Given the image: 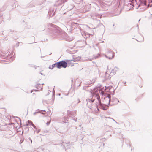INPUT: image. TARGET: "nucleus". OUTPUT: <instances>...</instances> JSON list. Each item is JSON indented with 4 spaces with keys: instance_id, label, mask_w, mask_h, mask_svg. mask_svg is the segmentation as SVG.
Returning <instances> with one entry per match:
<instances>
[{
    "instance_id": "obj_1",
    "label": "nucleus",
    "mask_w": 152,
    "mask_h": 152,
    "mask_svg": "<svg viewBox=\"0 0 152 152\" xmlns=\"http://www.w3.org/2000/svg\"><path fill=\"white\" fill-rule=\"evenodd\" d=\"M96 98L97 101L96 102V106L98 110H99V109L98 108V106H99V107L100 108L103 109V110H107L109 107L108 105H110V100L109 99L108 105H107L104 104H102L101 103V99L99 96H97Z\"/></svg>"
},
{
    "instance_id": "obj_2",
    "label": "nucleus",
    "mask_w": 152,
    "mask_h": 152,
    "mask_svg": "<svg viewBox=\"0 0 152 152\" xmlns=\"http://www.w3.org/2000/svg\"><path fill=\"white\" fill-rule=\"evenodd\" d=\"M8 52H4L2 50H0V58L2 59L6 60L8 59L9 61H12L14 60L13 58H12V55L10 57H9L8 55H7V54Z\"/></svg>"
},
{
    "instance_id": "obj_3",
    "label": "nucleus",
    "mask_w": 152,
    "mask_h": 152,
    "mask_svg": "<svg viewBox=\"0 0 152 152\" xmlns=\"http://www.w3.org/2000/svg\"><path fill=\"white\" fill-rule=\"evenodd\" d=\"M58 28L56 30V32L58 33V37L60 39H63L67 35L66 33L58 27H57Z\"/></svg>"
},
{
    "instance_id": "obj_4",
    "label": "nucleus",
    "mask_w": 152,
    "mask_h": 152,
    "mask_svg": "<svg viewBox=\"0 0 152 152\" xmlns=\"http://www.w3.org/2000/svg\"><path fill=\"white\" fill-rule=\"evenodd\" d=\"M69 60H67L66 61L62 60L59 62L60 69L61 67H63L64 68H66L67 66V61L68 62Z\"/></svg>"
},
{
    "instance_id": "obj_5",
    "label": "nucleus",
    "mask_w": 152,
    "mask_h": 152,
    "mask_svg": "<svg viewBox=\"0 0 152 152\" xmlns=\"http://www.w3.org/2000/svg\"><path fill=\"white\" fill-rule=\"evenodd\" d=\"M59 62H56L52 65L49 66V69H52L56 67L58 69H60Z\"/></svg>"
},
{
    "instance_id": "obj_6",
    "label": "nucleus",
    "mask_w": 152,
    "mask_h": 152,
    "mask_svg": "<svg viewBox=\"0 0 152 152\" xmlns=\"http://www.w3.org/2000/svg\"><path fill=\"white\" fill-rule=\"evenodd\" d=\"M35 86L36 88L38 89L39 91L42 90L43 88V87L42 86V85H41L39 84H37Z\"/></svg>"
},
{
    "instance_id": "obj_7",
    "label": "nucleus",
    "mask_w": 152,
    "mask_h": 152,
    "mask_svg": "<svg viewBox=\"0 0 152 152\" xmlns=\"http://www.w3.org/2000/svg\"><path fill=\"white\" fill-rule=\"evenodd\" d=\"M108 69V66H107V71L105 73V80H107V79H110V78H109V77H110L108 73H107V72H108L107 70Z\"/></svg>"
},
{
    "instance_id": "obj_8",
    "label": "nucleus",
    "mask_w": 152,
    "mask_h": 152,
    "mask_svg": "<svg viewBox=\"0 0 152 152\" xmlns=\"http://www.w3.org/2000/svg\"><path fill=\"white\" fill-rule=\"evenodd\" d=\"M140 1V3L142 5H146V0H139Z\"/></svg>"
},
{
    "instance_id": "obj_9",
    "label": "nucleus",
    "mask_w": 152,
    "mask_h": 152,
    "mask_svg": "<svg viewBox=\"0 0 152 152\" xmlns=\"http://www.w3.org/2000/svg\"><path fill=\"white\" fill-rule=\"evenodd\" d=\"M68 121L67 120V118L66 117H64L62 119V121L63 123H68Z\"/></svg>"
},
{
    "instance_id": "obj_10",
    "label": "nucleus",
    "mask_w": 152,
    "mask_h": 152,
    "mask_svg": "<svg viewBox=\"0 0 152 152\" xmlns=\"http://www.w3.org/2000/svg\"><path fill=\"white\" fill-rule=\"evenodd\" d=\"M90 34L88 33H85L83 36L85 38H87L88 37H89Z\"/></svg>"
},
{
    "instance_id": "obj_11",
    "label": "nucleus",
    "mask_w": 152,
    "mask_h": 152,
    "mask_svg": "<svg viewBox=\"0 0 152 152\" xmlns=\"http://www.w3.org/2000/svg\"><path fill=\"white\" fill-rule=\"evenodd\" d=\"M80 57H78L77 58H73V60H72V61L76 62L77 61H78L80 60Z\"/></svg>"
},
{
    "instance_id": "obj_12",
    "label": "nucleus",
    "mask_w": 152,
    "mask_h": 152,
    "mask_svg": "<svg viewBox=\"0 0 152 152\" xmlns=\"http://www.w3.org/2000/svg\"><path fill=\"white\" fill-rule=\"evenodd\" d=\"M72 112L68 110L67 111V115L68 116H69L70 117H72Z\"/></svg>"
},
{
    "instance_id": "obj_13",
    "label": "nucleus",
    "mask_w": 152,
    "mask_h": 152,
    "mask_svg": "<svg viewBox=\"0 0 152 152\" xmlns=\"http://www.w3.org/2000/svg\"><path fill=\"white\" fill-rule=\"evenodd\" d=\"M33 123L31 121L28 120L26 125L28 126L29 125H31Z\"/></svg>"
},
{
    "instance_id": "obj_14",
    "label": "nucleus",
    "mask_w": 152,
    "mask_h": 152,
    "mask_svg": "<svg viewBox=\"0 0 152 152\" xmlns=\"http://www.w3.org/2000/svg\"><path fill=\"white\" fill-rule=\"evenodd\" d=\"M13 7L12 8V10H13V9H14L15 8H16V5L15 4V3L13 4V6H12L11 5H9L8 6V7Z\"/></svg>"
},
{
    "instance_id": "obj_15",
    "label": "nucleus",
    "mask_w": 152,
    "mask_h": 152,
    "mask_svg": "<svg viewBox=\"0 0 152 152\" xmlns=\"http://www.w3.org/2000/svg\"><path fill=\"white\" fill-rule=\"evenodd\" d=\"M114 54H115L114 53V52H113V55H112V58H111V57H107V56H106V57L107 58H109V59H112L114 57V56H115V55H114Z\"/></svg>"
},
{
    "instance_id": "obj_16",
    "label": "nucleus",
    "mask_w": 152,
    "mask_h": 152,
    "mask_svg": "<svg viewBox=\"0 0 152 152\" xmlns=\"http://www.w3.org/2000/svg\"><path fill=\"white\" fill-rule=\"evenodd\" d=\"M28 66L29 67H33L34 66V65L33 64H28Z\"/></svg>"
},
{
    "instance_id": "obj_17",
    "label": "nucleus",
    "mask_w": 152,
    "mask_h": 152,
    "mask_svg": "<svg viewBox=\"0 0 152 152\" xmlns=\"http://www.w3.org/2000/svg\"><path fill=\"white\" fill-rule=\"evenodd\" d=\"M42 113V114H45V113H41V112H40V111L39 112V111L38 112H34V115H35L37 113Z\"/></svg>"
},
{
    "instance_id": "obj_18",
    "label": "nucleus",
    "mask_w": 152,
    "mask_h": 152,
    "mask_svg": "<svg viewBox=\"0 0 152 152\" xmlns=\"http://www.w3.org/2000/svg\"><path fill=\"white\" fill-rule=\"evenodd\" d=\"M96 16H97L99 18H101V15L99 14H96Z\"/></svg>"
},
{
    "instance_id": "obj_19",
    "label": "nucleus",
    "mask_w": 152,
    "mask_h": 152,
    "mask_svg": "<svg viewBox=\"0 0 152 152\" xmlns=\"http://www.w3.org/2000/svg\"><path fill=\"white\" fill-rule=\"evenodd\" d=\"M34 129H35L36 130H37V128H36V126L34 125L33 123L31 125Z\"/></svg>"
},
{
    "instance_id": "obj_20",
    "label": "nucleus",
    "mask_w": 152,
    "mask_h": 152,
    "mask_svg": "<svg viewBox=\"0 0 152 152\" xmlns=\"http://www.w3.org/2000/svg\"><path fill=\"white\" fill-rule=\"evenodd\" d=\"M8 32L9 33H10L11 32H14V30H8Z\"/></svg>"
},
{
    "instance_id": "obj_21",
    "label": "nucleus",
    "mask_w": 152,
    "mask_h": 152,
    "mask_svg": "<svg viewBox=\"0 0 152 152\" xmlns=\"http://www.w3.org/2000/svg\"><path fill=\"white\" fill-rule=\"evenodd\" d=\"M137 30H138V33L140 34L141 35V34L139 33V25H138V24H137Z\"/></svg>"
},
{
    "instance_id": "obj_22",
    "label": "nucleus",
    "mask_w": 152,
    "mask_h": 152,
    "mask_svg": "<svg viewBox=\"0 0 152 152\" xmlns=\"http://www.w3.org/2000/svg\"><path fill=\"white\" fill-rule=\"evenodd\" d=\"M50 123V121H48L47 122L46 124L48 126Z\"/></svg>"
},
{
    "instance_id": "obj_23",
    "label": "nucleus",
    "mask_w": 152,
    "mask_h": 152,
    "mask_svg": "<svg viewBox=\"0 0 152 152\" xmlns=\"http://www.w3.org/2000/svg\"><path fill=\"white\" fill-rule=\"evenodd\" d=\"M23 140H21L20 142V144H21L23 142Z\"/></svg>"
},
{
    "instance_id": "obj_24",
    "label": "nucleus",
    "mask_w": 152,
    "mask_h": 152,
    "mask_svg": "<svg viewBox=\"0 0 152 152\" xmlns=\"http://www.w3.org/2000/svg\"><path fill=\"white\" fill-rule=\"evenodd\" d=\"M152 6V4H151V5H150L149 4L148 5V7H150Z\"/></svg>"
},
{
    "instance_id": "obj_25",
    "label": "nucleus",
    "mask_w": 152,
    "mask_h": 152,
    "mask_svg": "<svg viewBox=\"0 0 152 152\" xmlns=\"http://www.w3.org/2000/svg\"><path fill=\"white\" fill-rule=\"evenodd\" d=\"M99 93L101 94H102V95H103V93L102 92V91H99Z\"/></svg>"
},
{
    "instance_id": "obj_26",
    "label": "nucleus",
    "mask_w": 152,
    "mask_h": 152,
    "mask_svg": "<svg viewBox=\"0 0 152 152\" xmlns=\"http://www.w3.org/2000/svg\"><path fill=\"white\" fill-rule=\"evenodd\" d=\"M40 131V129H38V130H37V133H39V132Z\"/></svg>"
},
{
    "instance_id": "obj_27",
    "label": "nucleus",
    "mask_w": 152,
    "mask_h": 152,
    "mask_svg": "<svg viewBox=\"0 0 152 152\" xmlns=\"http://www.w3.org/2000/svg\"><path fill=\"white\" fill-rule=\"evenodd\" d=\"M52 12H51V11H49L48 13V14H49V15H50V14H51L52 13Z\"/></svg>"
},
{
    "instance_id": "obj_28",
    "label": "nucleus",
    "mask_w": 152,
    "mask_h": 152,
    "mask_svg": "<svg viewBox=\"0 0 152 152\" xmlns=\"http://www.w3.org/2000/svg\"><path fill=\"white\" fill-rule=\"evenodd\" d=\"M94 101H95V100H94V99L91 100V102L92 103L94 102Z\"/></svg>"
},
{
    "instance_id": "obj_29",
    "label": "nucleus",
    "mask_w": 152,
    "mask_h": 152,
    "mask_svg": "<svg viewBox=\"0 0 152 152\" xmlns=\"http://www.w3.org/2000/svg\"><path fill=\"white\" fill-rule=\"evenodd\" d=\"M143 40H144V38H143V39H142V40H141V41H138V40H137V41H139V42H143Z\"/></svg>"
},
{
    "instance_id": "obj_30",
    "label": "nucleus",
    "mask_w": 152,
    "mask_h": 152,
    "mask_svg": "<svg viewBox=\"0 0 152 152\" xmlns=\"http://www.w3.org/2000/svg\"><path fill=\"white\" fill-rule=\"evenodd\" d=\"M37 66H36L35 65H34V66L33 67L35 69H37Z\"/></svg>"
},
{
    "instance_id": "obj_31",
    "label": "nucleus",
    "mask_w": 152,
    "mask_h": 152,
    "mask_svg": "<svg viewBox=\"0 0 152 152\" xmlns=\"http://www.w3.org/2000/svg\"><path fill=\"white\" fill-rule=\"evenodd\" d=\"M0 18H1V19L4 18V17H3V16H0Z\"/></svg>"
},
{
    "instance_id": "obj_32",
    "label": "nucleus",
    "mask_w": 152,
    "mask_h": 152,
    "mask_svg": "<svg viewBox=\"0 0 152 152\" xmlns=\"http://www.w3.org/2000/svg\"><path fill=\"white\" fill-rule=\"evenodd\" d=\"M3 99L2 96H0V100H1V99Z\"/></svg>"
},
{
    "instance_id": "obj_33",
    "label": "nucleus",
    "mask_w": 152,
    "mask_h": 152,
    "mask_svg": "<svg viewBox=\"0 0 152 152\" xmlns=\"http://www.w3.org/2000/svg\"><path fill=\"white\" fill-rule=\"evenodd\" d=\"M53 95L54 94V89H53Z\"/></svg>"
},
{
    "instance_id": "obj_34",
    "label": "nucleus",
    "mask_w": 152,
    "mask_h": 152,
    "mask_svg": "<svg viewBox=\"0 0 152 152\" xmlns=\"http://www.w3.org/2000/svg\"><path fill=\"white\" fill-rule=\"evenodd\" d=\"M29 140H30L31 143H32V140L31 139V138H29Z\"/></svg>"
},
{
    "instance_id": "obj_35",
    "label": "nucleus",
    "mask_w": 152,
    "mask_h": 152,
    "mask_svg": "<svg viewBox=\"0 0 152 152\" xmlns=\"http://www.w3.org/2000/svg\"><path fill=\"white\" fill-rule=\"evenodd\" d=\"M88 100L89 102H91V99H88Z\"/></svg>"
},
{
    "instance_id": "obj_36",
    "label": "nucleus",
    "mask_w": 152,
    "mask_h": 152,
    "mask_svg": "<svg viewBox=\"0 0 152 152\" xmlns=\"http://www.w3.org/2000/svg\"><path fill=\"white\" fill-rule=\"evenodd\" d=\"M55 15V12L53 13V14H52V17H53Z\"/></svg>"
},
{
    "instance_id": "obj_37",
    "label": "nucleus",
    "mask_w": 152,
    "mask_h": 152,
    "mask_svg": "<svg viewBox=\"0 0 152 152\" xmlns=\"http://www.w3.org/2000/svg\"><path fill=\"white\" fill-rule=\"evenodd\" d=\"M123 83H124V84H126V82H125V81H123Z\"/></svg>"
},
{
    "instance_id": "obj_38",
    "label": "nucleus",
    "mask_w": 152,
    "mask_h": 152,
    "mask_svg": "<svg viewBox=\"0 0 152 152\" xmlns=\"http://www.w3.org/2000/svg\"><path fill=\"white\" fill-rule=\"evenodd\" d=\"M73 120L75 121V122H76L77 120L76 119H75V118H74L73 119Z\"/></svg>"
},
{
    "instance_id": "obj_39",
    "label": "nucleus",
    "mask_w": 152,
    "mask_h": 152,
    "mask_svg": "<svg viewBox=\"0 0 152 152\" xmlns=\"http://www.w3.org/2000/svg\"><path fill=\"white\" fill-rule=\"evenodd\" d=\"M103 145V146H104V143H102V145Z\"/></svg>"
},
{
    "instance_id": "obj_40",
    "label": "nucleus",
    "mask_w": 152,
    "mask_h": 152,
    "mask_svg": "<svg viewBox=\"0 0 152 152\" xmlns=\"http://www.w3.org/2000/svg\"><path fill=\"white\" fill-rule=\"evenodd\" d=\"M88 60H90V61H91L92 60V59H88Z\"/></svg>"
},
{
    "instance_id": "obj_41",
    "label": "nucleus",
    "mask_w": 152,
    "mask_h": 152,
    "mask_svg": "<svg viewBox=\"0 0 152 152\" xmlns=\"http://www.w3.org/2000/svg\"><path fill=\"white\" fill-rule=\"evenodd\" d=\"M49 94V92H48V93L47 94V95H48Z\"/></svg>"
},
{
    "instance_id": "obj_42",
    "label": "nucleus",
    "mask_w": 152,
    "mask_h": 152,
    "mask_svg": "<svg viewBox=\"0 0 152 152\" xmlns=\"http://www.w3.org/2000/svg\"><path fill=\"white\" fill-rule=\"evenodd\" d=\"M93 63H94V64H96V63H95V62H94V61H93L92 62Z\"/></svg>"
},
{
    "instance_id": "obj_43",
    "label": "nucleus",
    "mask_w": 152,
    "mask_h": 152,
    "mask_svg": "<svg viewBox=\"0 0 152 152\" xmlns=\"http://www.w3.org/2000/svg\"><path fill=\"white\" fill-rule=\"evenodd\" d=\"M39 74H41V75H43V74L41 72H40Z\"/></svg>"
},
{
    "instance_id": "obj_44",
    "label": "nucleus",
    "mask_w": 152,
    "mask_h": 152,
    "mask_svg": "<svg viewBox=\"0 0 152 152\" xmlns=\"http://www.w3.org/2000/svg\"><path fill=\"white\" fill-rule=\"evenodd\" d=\"M33 91H33V90H31V93H32V92H33Z\"/></svg>"
},
{
    "instance_id": "obj_45",
    "label": "nucleus",
    "mask_w": 152,
    "mask_h": 152,
    "mask_svg": "<svg viewBox=\"0 0 152 152\" xmlns=\"http://www.w3.org/2000/svg\"><path fill=\"white\" fill-rule=\"evenodd\" d=\"M88 83V84L90 85L91 84V83H90V82H89V83Z\"/></svg>"
},
{
    "instance_id": "obj_46",
    "label": "nucleus",
    "mask_w": 152,
    "mask_h": 152,
    "mask_svg": "<svg viewBox=\"0 0 152 152\" xmlns=\"http://www.w3.org/2000/svg\"><path fill=\"white\" fill-rule=\"evenodd\" d=\"M16 118H19L20 120V119L18 117H16Z\"/></svg>"
},
{
    "instance_id": "obj_47",
    "label": "nucleus",
    "mask_w": 152,
    "mask_h": 152,
    "mask_svg": "<svg viewBox=\"0 0 152 152\" xmlns=\"http://www.w3.org/2000/svg\"><path fill=\"white\" fill-rule=\"evenodd\" d=\"M78 100H79L78 102H80V100L79 99H78Z\"/></svg>"
},
{
    "instance_id": "obj_48",
    "label": "nucleus",
    "mask_w": 152,
    "mask_h": 152,
    "mask_svg": "<svg viewBox=\"0 0 152 152\" xmlns=\"http://www.w3.org/2000/svg\"><path fill=\"white\" fill-rule=\"evenodd\" d=\"M107 88H109V90H110V88H109V87H107Z\"/></svg>"
},
{
    "instance_id": "obj_49",
    "label": "nucleus",
    "mask_w": 152,
    "mask_h": 152,
    "mask_svg": "<svg viewBox=\"0 0 152 152\" xmlns=\"http://www.w3.org/2000/svg\"><path fill=\"white\" fill-rule=\"evenodd\" d=\"M33 95H34V94H35V93H33Z\"/></svg>"
},
{
    "instance_id": "obj_50",
    "label": "nucleus",
    "mask_w": 152,
    "mask_h": 152,
    "mask_svg": "<svg viewBox=\"0 0 152 152\" xmlns=\"http://www.w3.org/2000/svg\"><path fill=\"white\" fill-rule=\"evenodd\" d=\"M3 11V10H0V12H1V11Z\"/></svg>"
},
{
    "instance_id": "obj_51",
    "label": "nucleus",
    "mask_w": 152,
    "mask_h": 152,
    "mask_svg": "<svg viewBox=\"0 0 152 152\" xmlns=\"http://www.w3.org/2000/svg\"><path fill=\"white\" fill-rule=\"evenodd\" d=\"M44 85V83H42L41 85L42 86V85Z\"/></svg>"
},
{
    "instance_id": "obj_52",
    "label": "nucleus",
    "mask_w": 152,
    "mask_h": 152,
    "mask_svg": "<svg viewBox=\"0 0 152 152\" xmlns=\"http://www.w3.org/2000/svg\"><path fill=\"white\" fill-rule=\"evenodd\" d=\"M109 52H110L112 53V51H109Z\"/></svg>"
},
{
    "instance_id": "obj_53",
    "label": "nucleus",
    "mask_w": 152,
    "mask_h": 152,
    "mask_svg": "<svg viewBox=\"0 0 152 152\" xmlns=\"http://www.w3.org/2000/svg\"><path fill=\"white\" fill-rule=\"evenodd\" d=\"M140 19L138 21H139H139H140Z\"/></svg>"
},
{
    "instance_id": "obj_54",
    "label": "nucleus",
    "mask_w": 152,
    "mask_h": 152,
    "mask_svg": "<svg viewBox=\"0 0 152 152\" xmlns=\"http://www.w3.org/2000/svg\"><path fill=\"white\" fill-rule=\"evenodd\" d=\"M129 146L130 147H131V145H130V144H129Z\"/></svg>"
},
{
    "instance_id": "obj_55",
    "label": "nucleus",
    "mask_w": 152,
    "mask_h": 152,
    "mask_svg": "<svg viewBox=\"0 0 152 152\" xmlns=\"http://www.w3.org/2000/svg\"><path fill=\"white\" fill-rule=\"evenodd\" d=\"M75 114L73 115L74 116H75Z\"/></svg>"
},
{
    "instance_id": "obj_56",
    "label": "nucleus",
    "mask_w": 152,
    "mask_h": 152,
    "mask_svg": "<svg viewBox=\"0 0 152 152\" xmlns=\"http://www.w3.org/2000/svg\"><path fill=\"white\" fill-rule=\"evenodd\" d=\"M112 119L113 120V121H115L113 119Z\"/></svg>"
},
{
    "instance_id": "obj_57",
    "label": "nucleus",
    "mask_w": 152,
    "mask_h": 152,
    "mask_svg": "<svg viewBox=\"0 0 152 152\" xmlns=\"http://www.w3.org/2000/svg\"><path fill=\"white\" fill-rule=\"evenodd\" d=\"M114 25H115V24H113V26H114Z\"/></svg>"
},
{
    "instance_id": "obj_58",
    "label": "nucleus",
    "mask_w": 152,
    "mask_h": 152,
    "mask_svg": "<svg viewBox=\"0 0 152 152\" xmlns=\"http://www.w3.org/2000/svg\"><path fill=\"white\" fill-rule=\"evenodd\" d=\"M41 111H43V110H41Z\"/></svg>"
},
{
    "instance_id": "obj_59",
    "label": "nucleus",
    "mask_w": 152,
    "mask_h": 152,
    "mask_svg": "<svg viewBox=\"0 0 152 152\" xmlns=\"http://www.w3.org/2000/svg\"><path fill=\"white\" fill-rule=\"evenodd\" d=\"M98 58V57L97 56L96 57V58Z\"/></svg>"
},
{
    "instance_id": "obj_60",
    "label": "nucleus",
    "mask_w": 152,
    "mask_h": 152,
    "mask_svg": "<svg viewBox=\"0 0 152 152\" xmlns=\"http://www.w3.org/2000/svg\"><path fill=\"white\" fill-rule=\"evenodd\" d=\"M35 91H37V90H36Z\"/></svg>"
},
{
    "instance_id": "obj_61",
    "label": "nucleus",
    "mask_w": 152,
    "mask_h": 152,
    "mask_svg": "<svg viewBox=\"0 0 152 152\" xmlns=\"http://www.w3.org/2000/svg\"><path fill=\"white\" fill-rule=\"evenodd\" d=\"M94 82H92V83H94Z\"/></svg>"
},
{
    "instance_id": "obj_62",
    "label": "nucleus",
    "mask_w": 152,
    "mask_h": 152,
    "mask_svg": "<svg viewBox=\"0 0 152 152\" xmlns=\"http://www.w3.org/2000/svg\"><path fill=\"white\" fill-rule=\"evenodd\" d=\"M59 96L60 95V94H59Z\"/></svg>"
},
{
    "instance_id": "obj_63",
    "label": "nucleus",
    "mask_w": 152,
    "mask_h": 152,
    "mask_svg": "<svg viewBox=\"0 0 152 152\" xmlns=\"http://www.w3.org/2000/svg\"><path fill=\"white\" fill-rule=\"evenodd\" d=\"M102 42H104V41H102Z\"/></svg>"
},
{
    "instance_id": "obj_64",
    "label": "nucleus",
    "mask_w": 152,
    "mask_h": 152,
    "mask_svg": "<svg viewBox=\"0 0 152 152\" xmlns=\"http://www.w3.org/2000/svg\"><path fill=\"white\" fill-rule=\"evenodd\" d=\"M125 86H126V84H125Z\"/></svg>"
}]
</instances>
